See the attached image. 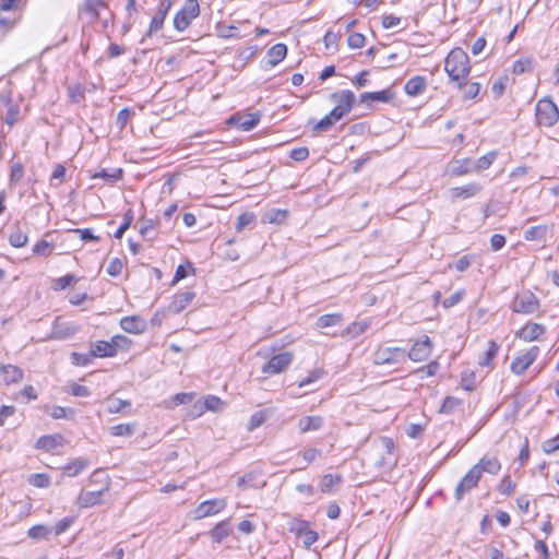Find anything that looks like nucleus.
I'll list each match as a JSON object with an SVG mask.
<instances>
[{
  "mask_svg": "<svg viewBox=\"0 0 559 559\" xmlns=\"http://www.w3.org/2000/svg\"><path fill=\"white\" fill-rule=\"evenodd\" d=\"M332 97L336 102V106L314 124L313 129L317 131L329 130L353 108L355 95L352 91H342L338 94H333Z\"/></svg>",
  "mask_w": 559,
  "mask_h": 559,
  "instance_id": "f257e3e1",
  "label": "nucleus"
},
{
  "mask_svg": "<svg viewBox=\"0 0 559 559\" xmlns=\"http://www.w3.org/2000/svg\"><path fill=\"white\" fill-rule=\"evenodd\" d=\"M444 70L452 81H457L462 87L461 81L464 80L469 71V59L467 53L461 48H454L450 51L444 62Z\"/></svg>",
  "mask_w": 559,
  "mask_h": 559,
  "instance_id": "f03ea898",
  "label": "nucleus"
},
{
  "mask_svg": "<svg viewBox=\"0 0 559 559\" xmlns=\"http://www.w3.org/2000/svg\"><path fill=\"white\" fill-rule=\"evenodd\" d=\"M199 14L200 5L198 0H186L182 9L174 17V27L179 32L187 29Z\"/></svg>",
  "mask_w": 559,
  "mask_h": 559,
  "instance_id": "7ed1b4c3",
  "label": "nucleus"
},
{
  "mask_svg": "<svg viewBox=\"0 0 559 559\" xmlns=\"http://www.w3.org/2000/svg\"><path fill=\"white\" fill-rule=\"evenodd\" d=\"M539 355V348L532 346L526 350L519 353L510 365V370L515 376H522L536 360Z\"/></svg>",
  "mask_w": 559,
  "mask_h": 559,
  "instance_id": "20e7f679",
  "label": "nucleus"
},
{
  "mask_svg": "<svg viewBox=\"0 0 559 559\" xmlns=\"http://www.w3.org/2000/svg\"><path fill=\"white\" fill-rule=\"evenodd\" d=\"M559 111L556 104L548 99H540L536 106V119L539 124L550 127L557 122Z\"/></svg>",
  "mask_w": 559,
  "mask_h": 559,
  "instance_id": "39448f33",
  "label": "nucleus"
},
{
  "mask_svg": "<svg viewBox=\"0 0 559 559\" xmlns=\"http://www.w3.org/2000/svg\"><path fill=\"white\" fill-rule=\"evenodd\" d=\"M406 360V350L399 347L379 348L374 355L378 365H394Z\"/></svg>",
  "mask_w": 559,
  "mask_h": 559,
  "instance_id": "423d86ee",
  "label": "nucleus"
},
{
  "mask_svg": "<svg viewBox=\"0 0 559 559\" xmlns=\"http://www.w3.org/2000/svg\"><path fill=\"white\" fill-rule=\"evenodd\" d=\"M227 506L224 498L212 499L201 502L194 510V519L201 520L223 511Z\"/></svg>",
  "mask_w": 559,
  "mask_h": 559,
  "instance_id": "0eeeda50",
  "label": "nucleus"
},
{
  "mask_svg": "<svg viewBox=\"0 0 559 559\" xmlns=\"http://www.w3.org/2000/svg\"><path fill=\"white\" fill-rule=\"evenodd\" d=\"M293 361V354L285 352L273 356L263 367L262 372L277 374L288 368Z\"/></svg>",
  "mask_w": 559,
  "mask_h": 559,
  "instance_id": "6e6552de",
  "label": "nucleus"
},
{
  "mask_svg": "<svg viewBox=\"0 0 559 559\" xmlns=\"http://www.w3.org/2000/svg\"><path fill=\"white\" fill-rule=\"evenodd\" d=\"M546 333V328L536 322H528L515 332V336L524 342L531 343L542 341Z\"/></svg>",
  "mask_w": 559,
  "mask_h": 559,
  "instance_id": "1a4fd4ad",
  "label": "nucleus"
},
{
  "mask_svg": "<svg viewBox=\"0 0 559 559\" xmlns=\"http://www.w3.org/2000/svg\"><path fill=\"white\" fill-rule=\"evenodd\" d=\"M431 349L432 343L428 336H425L413 344L409 352L406 353V357L413 361H424L429 357Z\"/></svg>",
  "mask_w": 559,
  "mask_h": 559,
  "instance_id": "9d476101",
  "label": "nucleus"
},
{
  "mask_svg": "<svg viewBox=\"0 0 559 559\" xmlns=\"http://www.w3.org/2000/svg\"><path fill=\"white\" fill-rule=\"evenodd\" d=\"M225 408V402L217 396L209 395L193 405L195 416L202 415L205 411L219 413Z\"/></svg>",
  "mask_w": 559,
  "mask_h": 559,
  "instance_id": "9b49d317",
  "label": "nucleus"
},
{
  "mask_svg": "<svg viewBox=\"0 0 559 559\" xmlns=\"http://www.w3.org/2000/svg\"><path fill=\"white\" fill-rule=\"evenodd\" d=\"M480 477V466L474 465L457 485L455 490L456 498L461 499L464 492L474 488L477 485Z\"/></svg>",
  "mask_w": 559,
  "mask_h": 559,
  "instance_id": "f8f14e48",
  "label": "nucleus"
},
{
  "mask_svg": "<svg viewBox=\"0 0 559 559\" xmlns=\"http://www.w3.org/2000/svg\"><path fill=\"white\" fill-rule=\"evenodd\" d=\"M538 307L536 297L531 293H523L515 297L513 310L521 313H532Z\"/></svg>",
  "mask_w": 559,
  "mask_h": 559,
  "instance_id": "ddd939ff",
  "label": "nucleus"
},
{
  "mask_svg": "<svg viewBox=\"0 0 559 559\" xmlns=\"http://www.w3.org/2000/svg\"><path fill=\"white\" fill-rule=\"evenodd\" d=\"M64 443L66 441L61 435H47L37 439L35 448L46 452H52L62 448Z\"/></svg>",
  "mask_w": 559,
  "mask_h": 559,
  "instance_id": "4468645a",
  "label": "nucleus"
},
{
  "mask_svg": "<svg viewBox=\"0 0 559 559\" xmlns=\"http://www.w3.org/2000/svg\"><path fill=\"white\" fill-rule=\"evenodd\" d=\"M120 328L127 333L142 334L146 330V321L140 316L124 317L120 320Z\"/></svg>",
  "mask_w": 559,
  "mask_h": 559,
  "instance_id": "2eb2a0df",
  "label": "nucleus"
},
{
  "mask_svg": "<svg viewBox=\"0 0 559 559\" xmlns=\"http://www.w3.org/2000/svg\"><path fill=\"white\" fill-rule=\"evenodd\" d=\"M395 96V92L392 88H385L378 92H365L359 96L360 103L370 105L373 102L389 103Z\"/></svg>",
  "mask_w": 559,
  "mask_h": 559,
  "instance_id": "dca6fc26",
  "label": "nucleus"
},
{
  "mask_svg": "<svg viewBox=\"0 0 559 559\" xmlns=\"http://www.w3.org/2000/svg\"><path fill=\"white\" fill-rule=\"evenodd\" d=\"M323 418L319 415L302 416L297 423L298 431L300 433L314 432L322 428Z\"/></svg>",
  "mask_w": 559,
  "mask_h": 559,
  "instance_id": "f3484780",
  "label": "nucleus"
},
{
  "mask_svg": "<svg viewBox=\"0 0 559 559\" xmlns=\"http://www.w3.org/2000/svg\"><path fill=\"white\" fill-rule=\"evenodd\" d=\"M170 9V2H163L160 7L158 8L157 12L153 16L151 24L148 26L146 37L152 36L154 33L159 31L165 22L166 15Z\"/></svg>",
  "mask_w": 559,
  "mask_h": 559,
  "instance_id": "a211bd4d",
  "label": "nucleus"
},
{
  "mask_svg": "<svg viewBox=\"0 0 559 559\" xmlns=\"http://www.w3.org/2000/svg\"><path fill=\"white\" fill-rule=\"evenodd\" d=\"M427 88V79L423 75H415L407 80L404 84V92L411 97H415L424 93Z\"/></svg>",
  "mask_w": 559,
  "mask_h": 559,
  "instance_id": "6ab92c4d",
  "label": "nucleus"
},
{
  "mask_svg": "<svg viewBox=\"0 0 559 559\" xmlns=\"http://www.w3.org/2000/svg\"><path fill=\"white\" fill-rule=\"evenodd\" d=\"M480 186L476 183H468L462 187H455L450 190L452 201L465 200L476 195L480 191Z\"/></svg>",
  "mask_w": 559,
  "mask_h": 559,
  "instance_id": "aec40b11",
  "label": "nucleus"
},
{
  "mask_svg": "<svg viewBox=\"0 0 559 559\" xmlns=\"http://www.w3.org/2000/svg\"><path fill=\"white\" fill-rule=\"evenodd\" d=\"M260 121V115L259 114H248L245 116H233L229 118V123H237L239 129L242 131H250L252 130L258 122Z\"/></svg>",
  "mask_w": 559,
  "mask_h": 559,
  "instance_id": "412c9836",
  "label": "nucleus"
},
{
  "mask_svg": "<svg viewBox=\"0 0 559 559\" xmlns=\"http://www.w3.org/2000/svg\"><path fill=\"white\" fill-rule=\"evenodd\" d=\"M193 298H194V293H192V292H183L181 294H178L171 300L168 309H169V311H171L174 313H178V312L182 311L183 309H186L191 304Z\"/></svg>",
  "mask_w": 559,
  "mask_h": 559,
  "instance_id": "4be33fe9",
  "label": "nucleus"
},
{
  "mask_svg": "<svg viewBox=\"0 0 559 559\" xmlns=\"http://www.w3.org/2000/svg\"><path fill=\"white\" fill-rule=\"evenodd\" d=\"M88 466L86 459H74L61 467L62 475L75 477Z\"/></svg>",
  "mask_w": 559,
  "mask_h": 559,
  "instance_id": "5701e85b",
  "label": "nucleus"
},
{
  "mask_svg": "<svg viewBox=\"0 0 559 559\" xmlns=\"http://www.w3.org/2000/svg\"><path fill=\"white\" fill-rule=\"evenodd\" d=\"M287 55V47L284 44H276L269 49L266 52V64L274 68Z\"/></svg>",
  "mask_w": 559,
  "mask_h": 559,
  "instance_id": "b1692460",
  "label": "nucleus"
},
{
  "mask_svg": "<svg viewBox=\"0 0 559 559\" xmlns=\"http://www.w3.org/2000/svg\"><path fill=\"white\" fill-rule=\"evenodd\" d=\"M0 373L3 377L5 385L17 383L23 379V371L16 366L4 365L0 368Z\"/></svg>",
  "mask_w": 559,
  "mask_h": 559,
  "instance_id": "393cba45",
  "label": "nucleus"
},
{
  "mask_svg": "<svg viewBox=\"0 0 559 559\" xmlns=\"http://www.w3.org/2000/svg\"><path fill=\"white\" fill-rule=\"evenodd\" d=\"M103 491H82L76 498L80 508H90L100 502Z\"/></svg>",
  "mask_w": 559,
  "mask_h": 559,
  "instance_id": "a878e982",
  "label": "nucleus"
},
{
  "mask_svg": "<svg viewBox=\"0 0 559 559\" xmlns=\"http://www.w3.org/2000/svg\"><path fill=\"white\" fill-rule=\"evenodd\" d=\"M231 533V525L229 521H222L217 523L210 532L212 540L219 544L224 538L229 536Z\"/></svg>",
  "mask_w": 559,
  "mask_h": 559,
  "instance_id": "bb28decb",
  "label": "nucleus"
},
{
  "mask_svg": "<svg viewBox=\"0 0 559 559\" xmlns=\"http://www.w3.org/2000/svg\"><path fill=\"white\" fill-rule=\"evenodd\" d=\"M92 356H94V357H112V356H115L111 340L96 342L92 346Z\"/></svg>",
  "mask_w": 559,
  "mask_h": 559,
  "instance_id": "cd10ccee",
  "label": "nucleus"
},
{
  "mask_svg": "<svg viewBox=\"0 0 559 559\" xmlns=\"http://www.w3.org/2000/svg\"><path fill=\"white\" fill-rule=\"evenodd\" d=\"M342 478L337 474H326L320 480L322 492H332L341 483Z\"/></svg>",
  "mask_w": 559,
  "mask_h": 559,
  "instance_id": "c85d7f7f",
  "label": "nucleus"
},
{
  "mask_svg": "<svg viewBox=\"0 0 559 559\" xmlns=\"http://www.w3.org/2000/svg\"><path fill=\"white\" fill-rule=\"evenodd\" d=\"M475 466H480V474H497L500 469V463L496 457H483Z\"/></svg>",
  "mask_w": 559,
  "mask_h": 559,
  "instance_id": "c756f323",
  "label": "nucleus"
},
{
  "mask_svg": "<svg viewBox=\"0 0 559 559\" xmlns=\"http://www.w3.org/2000/svg\"><path fill=\"white\" fill-rule=\"evenodd\" d=\"M27 483L36 488H48L51 485V478L46 473L32 474L27 477Z\"/></svg>",
  "mask_w": 559,
  "mask_h": 559,
  "instance_id": "7c9ffc66",
  "label": "nucleus"
},
{
  "mask_svg": "<svg viewBox=\"0 0 559 559\" xmlns=\"http://www.w3.org/2000/svg\"><path fill=\"white\" fill-rule=\"evenodd\" d=\"M498 350H499V345L496 342L490 341L488 343L487 350L485 352V354L479 359V365L480 366H486V367L490 366L492 360L497 356Z\"/></svg>",
  "mask_w": 559,
  "mask_h": 559,
  "instance_id": "2f4dec72",
  "label": "nucleus"
},
{
  "mask_svg": "<svg viewBox=\"0 0 559 559\" xmlns=\"http://www.w3.org/2000/svg\"><path fill=\"white\" fill-rule=\"evenodd\" d=\"M107 409L111 414L120 413L123 408L130 406V402L119 397L110 396L106 401Z\"/></svg>",
  "mask_w": 559,
  "mask_h": 559,
  "instance_id": "473e14b6",
  "label": "nucleus"
},
{
  "mask_svg": "<svg viewBox=\"0 0 559 559\" xmlns=\"http://www.w3.org/2000/svg\"><path fill=\"white\" fill-rule=\"evenodd\" d=\"M533 67V59L530 57L520 58L516 60L512 66V73L513 74H523L525 72H528L532 70Z\"/></svg>",
  "mask_w": 559,
  "mask_h": 559,
  "instance_id": "72a5a7b5",
  "label": "nucleus"
},
{
  "mask_svg": "<svg viewBox=\"0 0 559 559\" xmlns=\"http://www.w3.org/2000/svg\"><path fill=\"white\" fill-rule=\"evenodd\" d=\"M135 426L133 424H119L109 428V431L115 437H129L133 435Z\"/></svg>",
  "mask_w": 559,
  "mask_h": 559,
  "instance_id": "f704fd0d",
  "label": "nucleus"
},
{
  "mask_svg": "<svg viewBox=\"0 0 559 559\" xmlns=\"http://www.w3.org/2000/svg\"><path fill=\"white\" fill-rule=\"evenodd\" d=\"M547 230H548V227L546 225L533 226L525 231L524 237L526 240H531V241L532 240H540L545 237V235L547 234Z\"/></svg>",
  "mask_w": 559,
  "mask_h": 559,
  "instance_id": "c9c22d12",
  "label": "nucleus"
},
{
  "mask_svg": "<svg viewBox=\"0 0 559 559\" xmlns=\"http://www.w3.org/2000/svg\"><path fill=\"white\" fill-rule=\"evenodd\" d=\"M75 333V328L67 325L64 329L62 328V323L56 322L53 326V331L51 333V337L53 338H67Z\"/></svg>",
  "mask_w": 559,
  "mask_h": 559,
  "instance_id": "e433bc0d",
  "label": "nucleus"
},
{
  "mask_svg": "<svg viewBox=\"0 0 559 559\" xmlns=\"http://www.w3.org/2000/svg\"><path fill=\"white\" fill-rule=\"evenodd\" d=\"M121 175H122V170L120 168H116V169H112L110 171L102 170L99 173H95L92 176V178L93 179L102 178L105 181L111 183V182H116L117 180H119L121 178Z\"/></svg>",
  "mask_w": 559,
  "mask_h": 559,
  "instance_id": "4c0bfd02",
  "label": "nucleus"
},
{
  "mask_svg": "<svg viewBox=\"0 0 559 559\" xmlns=\"http://www.w3.org/2000/svg\"><path fill=\"white\" fill-rule=\"evenodd\" d=\"M111 342L115 355L118 350H129L132 345V341L124 335H115L111 337Z\"/></svg>",
  "mask_w": 559,
  "mask_h": 559,
  "instance_id": "58836bf2",
  "label": "nucleus"
},
{
  "mask_svg": "<svg viewBox=\"0 0 559 559\" xmlns=\"http://www.w3.org/2000/svg\"><path fill=\"white\" fill-rule=\"evenodd\" d=\"M51 533V528L46 525H35L28 530V536L33 539H46Z\"/></svg>",
  "mask_w": 559,
  "mask_h": 559,
  "instance_id": "ea45409f",
  "label": "nucleus"
},
{
  "mask_svg": "<svg viewBox=\"0 0 559 559\" xmlns=\"http://www.w3.org/2000/svg\"><path fill=\"white\" fill-rule=\"evenodd\" d=\"M476 377L474 371L466 369L461 374V385L466 391H472L475 388Z\"/></svg>",
  "mask_w": 559,
  "mask_h": 559,
  "instance_id": "a19ab883",
  "label": "nucleus"
},
{
  "mask_svg": "<svg viewBox=\"0 0 559 559\" xmlns=\"http://www.w3.org/2000/svg\"><path fill=\"white\" fill-rule=\"evenodd\" d=\"M9 241H10L11 246H13L15 248H22L27 243L28 237L22 230L16 229L10 235Z\"/></svg>",
  "mask_w": 559,
  "mask_h": 559,
  "instance_id": "79ce46f5",
  "label": "nucleus"
},
{
  "mask_svg": "<svg viewBox=\"0 0 559 559\" xmlns=\"http://www.w3.org/2000/svg\"><path fill=\"white\" fill-rule=\"evenodd\" d=\"M53 250V245L47 240H39L33 247L34 254L46 257L49 255Z\"/></svg>",
  "mask_w": 559,
  "mask_h": 559,
  "instance_id": "37998d69",
  "label": "nucleus"
},
{
  "mask_svg": "<svg viewBox=\"0 0 559 559\" xmlns=\"http://www.w3.org/2000/svg\"><path fill=\"white\" fill-rule=\"evenodd\" d=\"M461 404V401L457 397L454 396H447L440 408L439 413L441 414H450L452 413L459 405Z\"/></svg>",
  "mask_w": 559,
  "mask_h": 559,
  "instance_id": "c03bdc74",
  "label": "nucleus"
},
{
  "mask_svg": "<svg viewBox=\"0 0 559 559\" xmlns=\"http://www.w3.org/2000/svg\"><path fill=\"white\" fill-rule=\"evenodd\" d=\"M287 218V211L285 210H272L265 215V221L271 224H282Z\"/></svg>",
  "mask_w": 559,
  "mask_h": 559,
  "instance_id": "a18cd8bd",
  "label": "nucleus"
},
{
  "mask_svg": "<svg viewBox=\"0 0 559 559\" xmlns=\"http://www.w3.org/2000/svg\"><path fill=\"white\" fill-rule=\"evenodd\" d=\"M76 281L78 278L74 275L68 274L66 276L53 280L52 288L55 290H62L70 286L72 283H75Z\"/></svg>",
  "mask_w": 559,
  "mask_h": 559,
  "instance_id": "49530a36",
  "label": "nucleus"
},
{
  "mask_svg": "<svg viewBox=\"0 0 559 559\" xmlns=\"http://www.w3.org/2000/svg\"><path fill=\"white\" fill-rule=\"evenodd\" d=\"M341 316L337 313L324 314L321 316L318 320V326L328 328L336 325L341 322Z\"/></svg>",
  "mask_w": 559,
  "mask_h": 559,
  "instance_id": "de8ad7c7",
  "label": "nucleus"
},
{
  "mask_svg": "<svg viewBox=\"0 0 559 559\" xmlns=\"http://www.w3.org/2000/svg\"><path fill=\"white\" fill-rule=\"evenodd\" d=\"M266 419V413L264 411L255 412L250 416L248 421V429L254 430L260 427Z\"/></svg>",
  "mask_w": 559,
  "mask_h": 559,
  "instance_id": "09e8293b",
  "label": "nucleus"
},
{
  "mask_svg": "<svg viewBox=\"0 0 559 559\" xmlns=\"http://www.w3.org/2000/svg\"><path fill=\"white\" fill-rule=\"evenodd\" d=\"M323 374H324V371L322 369H316V370L311 371L306 378L300 380L298 382V386L305 388L307 385H310V384L317 382L318 380H320L323 377Z\"/></svg>",
  "mask_w": 559,
  "mask_h": 559,
  "instance_id": "8fccbe9b",
  "label": "nucleus"
},
{
  "mask_svg": "<svg viewBox=\"0 0 559 559\" xmlns=\"http://www.w3.org/2000/svg\"><path fill=\"white\" fill-rule=\"evenodd\" d=\"M216 34L221 38H235L238 37L237 27L233 25H218L216 27Z\"/></svg>",
  "mask_w": 559,
  "mask_h": 559,
  "instance_id": "3c124183",
  "label": "nucleus"
},
{
  "mask_svg": "<svg viewBox=\"0 0 559 559\" xmlns=\"http://www.w3.org/2000/svg\"><path fill=\"white\" fill-rule=\"evenodd\" d=\"M255 221V215L253 213H242L238 216L236 223V230L241 231L245 227L252 224Z\"/></svg>",
  "mask_w": 559,
  "mask_h": 559,
  "instance_id": "603ef678",
  "label": "nucleus"
},
{
  "mask_svg": "<svg viewBox=\"0 0 559 559\" xmlns=\"http://www.w3.org/2000/svg\"><path fill=\"white\" fill-rule=\"evenodd\" d=\"M366 37L360 33H353L347 38V45L352 49H359L365 46Z\"/></svg>",
  "mask_w": 559,
  "mask_h": 559,
  "instance_id": "864d4df0",
  "label": "nucleus"
},
{
  "mask_svg": "<svg viewBox=\"0 0 559 559\" xmlns=\"http://www.w3.org/2000/svg\"><path fill=\"white\" fill-rule=\"evenodd\" d=\"M73 522V516H66L55 524L51 532H53L56 535H60L64 533L72 525Z\"/></svg>",
  "mask_w": 559,
  "mask_h": 559,
  "instance_id": "5fc2aeb1",
  "label": "nucleus"
},
{
  "mask_svg": "<svg viewBox=\"0 0 559 559\" xmlns=\"http://www.w3.org/2000/svg\"><path fill=\"white\" fill-rule=\"evenodd\" d=\"M495 158H496V153L490 152L477 159V162L475 164V168L477 170L487 169L492 164Z\"/></svg>",
  "mask_w": 559,
  "mask_h": 559,
  "instance_id": "6e6d98bb",
  "label": "nucleus"
},
{
  "mask_svg": "<svg viewBox=\"0 0 559 559\" xmlns=\"http://www.w3.org/2000/svg\"><path fill=\"white\" fill-rule=\"evenodd\" d=\"M480 92V85L477 82L468 83L464 86L463 97L465 99L475 98Z\"/></svg>",
  "mask_w": 559,
  "mask_h": 559,
  "instance_id": "4d7b16f0",
  "label": "nucleus"
},
{
  "mask_svg": "<svg viewBox=\"0 0 559 559\" xmlns=\"http://www.w3.org/2000/svg\"><path fill=\"white\" fill-rule=\"evenodd\" d=\"M20 109L17 106L10 105L5 115V123L12 127L19 119Z\"/></svg>",
  "mask_w": 559,
  "mask_h": 559,
  "instance_id": "13d9d810",
  "label": "nucleus"
},
{
  "mask_svg": "<svg viewBox=\"0 0 559 559\" xmlns=\"http://www.w3.org/2000/svg\"><path fill=\"white\" fill-rule=\"evenodd\" d=\"M51 417L55 419L69 418L70 415H73V411L71 408H66L61 406H55L50 413Z\"/></svg>",
  "mask_w": 559,
  "mask_h": 559,
  "instance_id": "bf43d9fd",
  "label": "nucleus"
},
{
  "mask_svg": "<svg viewBox=\"0 0 559 559\" xmlns=\"http://www.w3.org/2000/svg\"><path fill=\"white\" fill-rule=\"evenodd\" d=\"M72 362L74 365H78V366H85L87 365L91 359L94 357L92 356V350L87 354H79V353H73L72 354Z\"/></svg>",
  "mask_w": 559,
  "mask_h": 559,
  "instance_id": "052dcab7",
  "label": "nucleus"
},
{
  "mask_svg": "<svg viewBox=\"0 0 559 559\" xmlns=\"http://www.w3.org/2000/svg\"><path fill=\"white\" fill-rule=\"evenodd\" d=\"M507 81H508L507 78H499L492 83L491 90L497 98L503 94V92L506 90Z\"/></svg>",
  "mask_w": 559,
  "mask_h": 559,
  "instance_id": "680f3d73",
  "label": "nucleus"
},
{
  "mask_svg": "<svg viewBox=\"0 0 559 559\" xmlns=\"http://www.w3.org/2000/svg\"><path fill=\"white\" fill-rule=\"evenodd\" d=\"M464 296V290H459L442 301L444 308H450L456 305Z\"/></svg>",
  "mask_w": 559,
  "mask_h": 559,
  "instance_id": "e2e57ef3",
  "label": "nucleus"
},
{
  "mask_svg": "<svg viewBox=\"0 0 559 559\" xmlns=\"http://www.w3.org/2000/svg\"><path fill=\"white\" fill-rule=\"evenodd\" d=\"M122 267V262L119 259H114L107 266V273L111 276H117L121 273Z\"/></svg>",
  "mask_w": 559,
  "mask_h": 559,
  "instance_id": "0e129e2a",
  "label": "nucleus"
},
{
  "mask_svg": "<svg viewBox=\"0 0 559 559\" xmlns=\"http://www.w3.org/2000/svg\"><path fill=\"white\" fill-rule=\"evenodd\" d=\"M320 453H321L320 450H318L316 448H309V449L301 451L300 455L302 456L305 462L309 464V463L313 462L320 455Z\"/></svg>",
  "mask_w": 559,
  "mask_h": 559,
  "instance_id": "69168bd1",
  "label": "nucleus"
},
{
  "mask_svg": "<svg viewBox=\"0 0 559 559\" xmlns=\"http://www.w3.org/2000/svg\"><path fill=\"white\" fill-rule=\"evenodd\" d=\"M338 41V36L333 32L329 31L325 33L323 37V43L326 49L336 48Z\"/></svg>",
  "mask_w": 559,
  "mask_h": 559,
  "instance_id": "338daca9",
  "label": "nucleus"
},
{
  "mask_svg": "<svg viewBox=\"0 0 559 559\" xmlns=\"http://www.w3.org/2000/svg\"><path fill=\"white\" fill-rule=\"evenodd\" d=\"M543 449L546 453H551L559 449V435L550 440H547L543 444Z\"/></svg>",
  "mask_w": 559,
  "mask_h": 559,
  "instance_id": "774afa93",
  "label": "nucleus"
}]
</instances>
